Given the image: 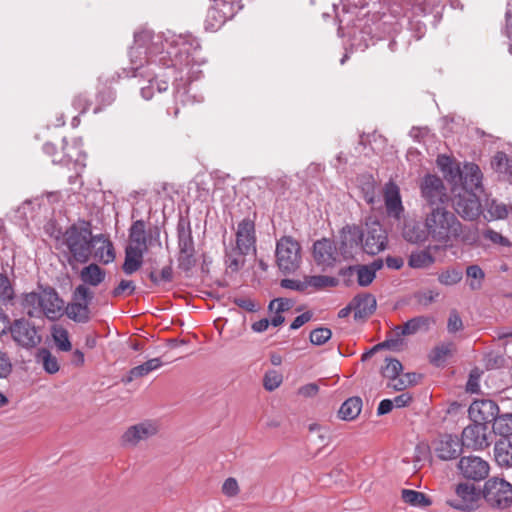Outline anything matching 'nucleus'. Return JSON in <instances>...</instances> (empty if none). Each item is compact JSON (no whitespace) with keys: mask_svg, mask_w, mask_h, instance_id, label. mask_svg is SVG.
Listing matches in <instances>:
<instances>
[{"mask_svg":"<svg viewBox=\"0 0 512 512\" xmlns=\"http://www.w3.org/2000/svg\"><path fill=\"white\" fill-rule=\"evenodd\" d=\"M495 460L501 467H512V438H502L494 447Z\"/></svg>","mask_w":512,"mask_h":512,"instance_id":"7c9ffc66","label":"nucleus"},{"mask_svg":"<svg viewBox=\"0 0 512 512\" xmlns=\"http://www.w3.org/2000/svg\"><path fill=\"white\" fill-rule=\"evenodd\" d=\"M455 492L461 500V503L456 507L461 509H474L482 496V490L476 488L473 483L467 482L458 484Z\"/></svg>","mask_w":512,"mask_h":512,"instance_id":"b1692460","label":"nucleus"},{"mask_svg":"<svg viewBox=\"0 0 512 512\" xmlns=\"http://www.w3.org/2000/svg\"><path fill=\"white\" fill-rule=\"evenodd\" d=\"M276 263L285 274L296 271L301 262V246L293 237L283 236L276 243Z\"/></svg>","mask_w":512,"mask_h":512,"instance_id":"39448f33","label":"nucleus"},{"mask_svg":"<svg viewBox=\"0 0 512 512\" xmlns=\"http://www.w3.org/2000/svg\"><path fill=\"white\" fill-rule=\"evenodd\" d=\"M319 391V387L315 383H309L306 385H303L299 388L298 393L301 396L304 397H313L315 396Z\"/></svg>","mask_w":512,"mask_h":512,"instance_id":"338daca9","label":"nucleus"},{"mask_svg":"<svg viewBox=\"0 0 512 512\" xmlns=\"http://www.w3.org/2000/svg\"><path fill=\"white\" fill-rule=\"evenodd\" d=\"M249 253H241L236 247H227L225 250V265L227 271L231 273L238 272L244 265V257Z\"/></svg>","mask_w":512,"mask_h":512,"instance_id":"4c0bfd02","label":"nucleus"},{"mask_svg":"<svg viewBox=\"0 0 512 512\" xmlns=\"http://www.w3.org/2000/svg\"><path fill=\"white\" fill-rule=\"evenodd\" d=\"M12 371V363L7 353L0 351V379L7 378Z\"/></svg>","mask_w":512,"mask_h":512,"instance_id":"680f3d73","label":"nucleus"},{"mask_svg":"<svg viewBox=\"0 0 512 512\" xmlns=\"http://www.w3.org/2000/svg\"><path fill=\"white\" fill-rule=\"evenodd\" d=\"M402 499L405 503L420 508L430 506L432 503L431 499L424 493L410 489L402 490Z\"/></svg>","mask_w":512,"mask_h":512,"instance_id":"ea45409f","label":"nucleus"},{"mask_svg":"<svg viewBox=\"0 0 512 512\" xmlns=\"http://www.w3.org/2000/svg\"><path fill=\"white\" fill-rule=\"evenodd\" d=\"M93 298V290H74L71 300L64 307V315L75 323H88L92 315Z\"/></svg>","mask_w":512,"mask_h":512,"instance_id":"0eeeda50","label":"nucleus"},{"mask_svg":"<svg viewBox=\"0 0 512 512\" xmlns=\"http://www.w3.org/2000/svg\"><path fill=\"white\" fill-rule=\"evenodd\" d=\"M132 77L139 78L141 96L145 100L153 97L154 91H166L168 83L159 79L163 69L177 72L173 83L175 103L193 104L203 101L202 95L190 94L189 83L200 77V66L205 62L201 56L198 40L190 34H155L143 29L134 34V44L129 50Z\"/></svg>","mask_w":512,"mask_h":512,"instance_id":"f257e3e1","label":"nucleus"},{"mask_svg":"<svg viewBox=\"0 0 512 512\" xmlns=\"http://www.w3.org/2000/svg\"><path fill=\"white\" fill-rule=\"evenodd\" d=\"M493 431L503 438H510L512 435V414L497 415L493 422Z\"/></svg>","mask_w":512,"mask_h":512,"instance_id":"a19ab883","label":"nucleus"},{"mask_svg":"<svg viewBox=\"0 0 512 512\" xmlns=\"http://www.w3.org/2000/svg\"><path fill=\"white\" fill-rule=\"evenodd\" d=\"M403 237L410 243H421L427 238V233L418 223H407L403 227Z\"/></svg>","mask_w":512,"mask_h":512,"instance_id":"79ce46f5","label":"nucleus"},{"mask_svg":"<svg viewBox=\"0 0 512 512\" xmlns=\"http://www.w3.org/2000/svg\"><path fill=\"white\" fill-rule=\"evenodd\" d=\"M422 199L432 208L441 207L448 200L446 188L441 178L427 174L420 183Z\"/></svg>","mask_w":512,"mask_h":512,"instance_id":"f8f14e48","label":"nucleus"},{"mask_svg":"<svg viewBox=\"0 0 512 512\" xmlns=\"http://www.w3.org/2000/svg\"><path fill=\"white\" fill-rule=\"evenodd\" d=\"M332 336L329 328L319 327L311 331L310 341L312 344L320 346L326 343Z\"/></svg>","mask_w":512,"mask_h":512,"instance_id":"864d4df0","label":"nucleus"},{"mask_svg":"<svg viewBox=\"0 0 512 512\" xmlns=\"http://www.w3.org/2000/svg\"><path fill=\"white\" fill-rule=\"evenodd\" d=\"M51 334H52L53 341L59 350L65 351V352L71 350L72 345L69 340V334H68V331L64 327H62L60 325L53 326Z\"/></svg>","mask_w":512,"mask_h":512,"instance_id":"a18cd8bd","label":"nucleus"},{"mask_svg":"<svg viewBox=\"0 0 512 512\" xmlns=\"http://www.w3.org/2000/svg\"><path fill=\"white\" fill-rule=\"evenodd\" d=\"M173 270L170 266L163 267L160 271L150 273V278L155 285H165L172 280Z\"/></svg>","mask_w":512,"mask_h":512,"instance_id":"3c124183","label":"nucleus"},{"mask_svg":"<svg viewBox=\"0 0 512 512\" xmlns=\"http://www.w3.org/2000/svg\"><path fill=\"white\" fill-rule=\"evenodd\" d=\"M361 243V230L357 226H346L340 233L339 250L344 260L354 256Z\"/></svg>","mask_w":512,"mask_h":512,"instance_id":"412c9836","label":"nucleus"},{"mask_svg":"<svg viewBox=\"0 0 512 512\" xmlns=\"http://www.w3.org/2000/svg\"><path fill=\"white\" fill-rule=\"evenodd\" d=\"M384 202L387 215L395 220H400L404 213V207L402 204L400 189L395 183L388 182L385 185Z\"/></svg>","mask_w":512,"mask_h":512,"instance_id":"4be33fe9","label":"nucleus"},{"mask_svg":"<svg viewBox=\"0 0 512 512\" xmlns=\"http://www.w3.org/2000/svg\"><path fill=\"white\" fill-rule=\"evenodd\" d=\"M492 169L498 174L499 179L512 180V158L504 152H497L491 160Z\"/></svg>","mask_w":512,"mask_h":512,"instance_id":"cd10ccee","label":"nucleus"},{"mask_svg":"<svg viewBox=\"0 0 512 512\" xmlns=\"http://www.w3.org/2000/svg\"><path fill=\"white\" fill-rule=\"evenodd\" d=\"M463 329V322L457 311L452 310L449 314L447 322V330L449 333H456Z\"/></svg>","mask_w":512,"mask_h":512,"instance_id":"bf43d9fd","label":"nucleus"},{"mask_svg":"<svg viewBox=\"0 0 512 512\" xmlns=\"http://www.w3.org/2000/svg\"><path fill=\"white\" fill-rule=\"evenodd\" d=\"M233 302L246 311L254 312L257 310L255 303L250 298H234Z\"/></svg>","mask_w":512,"mask_h":512,"instance_id":"774afa93","label":"nucleus"},{"mask_svg":"<svg viewBox=\"0 0 512 512\" xmlns=\"http://www.w3.org/2000/svg\"><path fill=\"white\" fill-rule=\"evenodd\" d=\"M462 447L457 436L446 434L436 442L434 450L441 460H452L460 455Z\"/></svg>","mask_w":512,"mask_h":512,"instance_id":"5701e85b","label":"nucleus"},{"mask_svg":"<svg viewBox=\"0 0 512 512\" xmlns=\"http://www.w3.org/2000/svg\"><path fill=\"white\" fill-rule=\"evenodd\" d=\"M461 171V178L458 179L457 184H452L454 192L458 189L470 190L473 192L482 191L483 174L478 165L474 163H465Z\"/></svg>","mask_w":512,"mask_h":512,"instance_id":"f3484780","label":"nucleus"},{"mask_svg":"<svg viewBox=\"0 0 512 512\" xmlns=\"http://www.w3.org/2000/svg\"><path fill=\"white\" fill-rule=\"evenodd\" d=\"M158 431L157 425L151 421H144L129 427L122 435V442L126 446H136L140 441L147 440Z\"/></svg>","mask_w":512,"mask_h":512,"instance_id":"aec40b11","label":"nucleus"},{"mask_svg":"<svg viewBox=\"0 0 512 512\" xmlns=\"http://www.w3.org/2000/svg\"><path fill=\"white\" fill-rule=\"evenodd\" d=\"M385 361L386 365L381 369L383 377L390 380L399 376L403 369L401 362L395 358H386Z\"/></svg>","mask_w":512,"mask_h":512,"instance_id":"09e8293b","label":"nucleus"},{"mask_svg":"<svg viewBox=\"0 0 512 512\" xmlns=\"http://www.w3.org/2000/svg\"><path fill=\"white\" fill-rule=\"evenodd\" d=\"M462 446L472 450H484L490 446L488 426L484 423H472L465 427L461 435Z\"/></svg>","mask_w":512,"mask_h":512,"instance_id":"4468645a","label":"nucleus"},{"mask_svg":"<svg viewBox=\"0 0 512 512\" xmlns=\"http://www.w3.org/2000/svg\"><path fill=\"white\" fill-rule=\"evenodd\" d=\"M145 252V250L139 248L126 247L125 261L123 264V270L126 274H132L141 267Z\"/></svg>","mask_w":512,"mask_h":512,"instance_id":"f704fd0d","label":"nucleus"},{"mask_svg":"<svg viewBox=\"0 0 512 512\" xmlns=\"http://www.w3.org/2000/svg\"><path fill=\"white\" fill-rule=\"evenodd\" d=\"M148 237L143 220L135 221L129 230V247L147 250Z\"/></svg>","mask_w":512,"mask_h":512,"instance_id":"473e14b6","label":"nucleus"},{"mask_svg":"<svg viewBox=\"0 0 512 512\" xmlns=\"http://www.w3.org/2000/svg\"><path fill=\"white\" fill-rule=\"evenodd\" d=\"M512 212V206H508L497 199H486L484 203V218L488 221L503 220Z\"/></svg>","mask_w":512,"mask_h":512,"instance_id":"a878e982","label":"nucleus"},{"mask_svg":"<svg viewBox=\"0 0 512 512\" xmlns=\"http://www.w3.org/2000/svg\"><path fill=\"white\" fill-rule=\"evenodd\" d=\"M437 165L449 183H458V179L461 178V171L457 163L446 155H439L437 158Z\"/></svg>","mask_w":512,"mask_h":512,"instance_id":"2f4dec72","label":"nucleus"},{"mask_svg":"<svg viewBox=\"0 0 512 512\" xmlns=\"http://www.w3.org/2000/svg\"><path fill=\"white\" fill-rule=\"evenodd\" d=\"M303 285L305 288L334 287L338 285V280L334 277L326 275L306 276L304 278Z\"/></svg>","mask_w":512,"mask_h":512,"instance_id":"49530a36","label":"nucleus"},{"mask_svg":"<svg viewBox=\"0 0 512 512\" xmlns=\"http://www.w3.org/2000/svg\"><path fill=\"white\" fill-rule=\"evenodd\" d=\"M196 264L195 252H179L178 255V267L188 272Z\"/></svg>","mask_w":512,"mask_h":512,"instance_id":"4d7b16f0","label":"nucleus"},{"mask_svg":"<svg viewBox=\"0 0 512 512\" xmlns=\"http://www.w3.org/2000/svg\"><path fill=\"white\" fill-rule=\"evenodd\" d=\"M384 348L385 349H393V350L397 349V340H392V339H390V337H387V339L385 341L375 345L372 349L365 352L362 355V361H366L375 353V351H377L379 349H384Z\"/></svg>","mask_w":512,"mask_h":512,"instance_id":"13d9d810","label":"nucleus"},{"mask_svg":"<svg viewBox=\"0 0 512 512\" xmlns=\"http://www.w3.org/2000/svg\"><path fill=\"white\" fill-rule=\"evenodd\" d=\"M197 294L196 297L206 299H217L221 300L225 297L223 290H195Z\"/></svg>","mask_w":512,"mask_h":512,"instance_id":"0e129e2a","label":"nucleus"},{"mask_svg":"<svg viewBox=\"0 0 512 512\" xmlns=\"http://www.w3.org/2000/svg\"><path fill=\"white\" fill-rule=\"evenodd\" d=\"M344 276L356 277L360 286H367L375 278V270L368 266L349 267L343 272Z\"/></svg>","mask_w":512,"mask_h":512,"instance_id":"e433bc0d","label":"nucleus"},{"mask_svg":"<svg viewBox=\"0 0 512 512\" xmlns=\"http://www.w3.org/2000/svg\"><path fill=\"white\" fill-rule=\"evenodd\" d=\"M23 305L30 317L44 315L50 321L59 320L65 312V302L56 290H40L26 293Z\"/></svg>","mask_w":512,"mask_h":512,"instance_id":"7ed1b4c3","label":"nucleus"},{"mask_svg":"<svg viewBox=\"0 0 512 512\" xmlns=\"http://www.w3.org/2000/svg\"><path fill=\"white\" fill-rule=\"evenodd\" d=\"M467 278L471 280L470 287L481 286L485 277L484 271L478 265H470L466 269Z\"/></svg>","mask_w":512,"mask_h":512,"instance_id":"5fc2aeb1","label":"nucleus"},{"mask_svg":"<svg viewBox=\"0 0 512 512\" xmlns=\"http://www.w3.org/2000/svg\"><path fill=\"white\" fill-rule=\"evenodd\" d=\"M434 262V257L429 250H417L409 257V266L412 268H427Z\"/></svg>","mask_w":512,"mask_h":512,"instance_id":"c03bdc74","label":"nucleus"},{"mask_svg":"<svg viewBox=\"0 0 512 512\" xmlns=\"http://www.w3.org/2000/svg\"><path fill=\"white\" fill-rule=\"evenodd\" d=\"M9 329L12 339L24 349L31 350L42 342L39 328L29 319H16Z\"/></svg>","mask_w":512,"mask_h":512,"instance_id":"1a4fd4ad","label":"nucleus"},{"mask_svg":"<svg viewBox=\"0 0 512 512\" xmlns=\"http://www.w3.org/2000/svg\"><path fill=\"white\" fill-rule=\"evenodd\" d=\"M388 242L387 232L377 222L366 223V228L361 231V247L369 255H376L385 250Z\"/></svg>","mask_w":512,"mask_h":512,"instance_id":"9d476101","label":"nucleus"},{"mask_svg":"<svg viewBox=\"0 0 512 512\" xmlns=\"http://www.w3.org/2000/svg\"><path fill=\"white\" fill-rule=\"evenodd\" d=\"M222 492L227 497H235L239 493V485L237 480L233 477L227 478L223 483Z\"/></svg>","mask_w":512,"mask_h":512,"instance_id":"052dcab7","label":"nucleus"},{"mask_svg":"<svg viewBox=\"0 0 512 512\" xmlns=\"http://www.w3.org/2000/svg\"><path fill=\"white\" fill-rule=\"evenodd\" d=\"M362 399L353 396L345 400L338 410V417L343 421L355 420L362 410Z\"/></svg>","mask_w":512,"mask_h":512,"instance_id":"72a5a7b5","label":"nucleus"},{"mask_svg":"<svg viewBox=\"0 0 512 512\" xmlns=\"http://www.w3.org/2000/svg\"><path fill=\"white\" fill-rule=\"evenodd\" d=\"M482 496L494 509L504 510L512 506V485L503 478L492 477L483 487Z\"/></svg>","mask_w":512,"mask_h":512,"instance_id":"423d86ee","label":"nucleus"},{"mask_svg":"<svg viewBox=\"0 0 512 512\" xmlns=\"http://www.w3.org/2000/svg\"><path fill=\"white\" fill-rule=\"evenodd\" d=\"M235 247L241 253L256 252L255 224L251 219L245 218L238 223Z\"/></svg>","mask_w":512,"mask_h":512,"instance_id":"6ab92c4d","label":"nucleus"},{"mask_svg":"<svg viewBox=\"0 0 512 512\" xmlns=\"http://www.w3.org/2000/svg\"><path fill=\"white\" fill-rule=\"evenodd\" d=\"M93 245L95 249V258L104 264H108L114 261L115 252L111 241L106 239L103 235L94 236Z\"/></svg>","mask_w":512,"mask_h":512,"instance_id":"c85d7f7f","label":"nucleus"},{"mask_svg":"<svg viewBox=\"0 0 512 512\" xmlns=\"http://www.w3.org/2000/svg\"><path fill=\"white\" fill-rule=\"evenodd\" d=\"M206 17V28L216 30L242 9L241 0H212Z\"/></svg>","mask_w":512,"mask_h":512,"instance_id":"6e6552de","label":"nucleus"},{"mask_svg":"<svg viewBox=\"0 0 512 512\" xmlns=\"http://www.w3.org/2000/svg\"><path fill=\"white\" fill-rule=\"evenodd\" d=\"M282 380L283 377L279 372L275 370L267 371L263 379L264 388L268 391H273L281 385Z\"/></svg>","mask_w":512,"mask_h":512,"instance_id":"603ef678","label":"nucleus"},{"mask_svg":"<svg viewBox=\"0 0 512 512\" xmlns=\"http://www.w3.org/2000/svg\"><path fill=\"white\" fill-rule=\"evenodd\" d=\"M162 361L160 358H152L146 361L145 363L133 367L129 373L127 378L124 380L125 383H130L136 378H140L148 375L150 372L160 368L162 366Z\"/></svg>","mask_w":512,"mask_h":512,"instance_id":"c9c22d12","label":"nucleus"},{"mask_svg":"<svg viewBox=\"0 0 512 512\" xmlns=\"http://www.w3.org/2000/svg\"><path fill=\"white\" fill-rule=\"evenodd\" d=\"M179 252H195L190 223L180 218L177 225Z\"/></svg>","mask_w":512,"mask_h":512,"instance_id":"c756f323","label":"nucleus"},{"mask_svg":"<svg viewBox=\"0 0 512 512\" xmlns=\"http://www.w3.org/2000/svg\"><path fill=\"white\" fill-rule=\"evenodd\" d=\"M409 380H404L403 377H395L389 380L388 387L395 391H402L409 386Z\"/></svg>","mask_w":512,"mask_h":512,"instance_id":"69168bd1","label":"nucleus"},{"mask_svg":"<svg viewBox=\"0 0 512 512\" xmlns=\"http://www.w3.org/2000/svg\"><path fill=\"white\" fill-rule=\"evenodd\" d=\"M313 258L322 269L332 268L344 260L338 245L328 238H322L313 244Z\"/></svg>","mask_w":512,"mask_h":512,"instance_id":"ddd939ff","label":"nucleus"},{"mask_svg":"<svg viewBox=\"0 0 512 512\" xmlns=\"http://www.w3.org/2000/svg\"><path fill=\"white\" fill-rule=\"evenodd\" d=\"M425 226L431 237L439 242L447 243L461 237L464 242L471 243L477 238L476 230L466 232L454 214L443 207L432 208L426 216Z\"/></svg>","mask_w":512,"mask_h":512,"instance_id":"f03ea898","label":"nucleus"},{"mask_svg":"<svg viewBox=\"0 0 512 512\" xmlns=\"http://www.w3.org/2000/svg\"><path fill=\"white\" fill-rule=\"evenodd\" d=\"M81 279L85 284L97 286L104 279V272L96 264H90L82 270Z\"/></svg>","mask_w":512,"mask_h":512,"instance_id":"37998d69","label":"nucleus"},{"mask_svg":"<svg viewBox=\"0 0 512 512\" xmlns=\"http://www.w3.org/2000/svg\"><path fill=\"white\" fill-rule=\"evenodd\" d=\"M452 194L453 207L462 218L474 220L480 215L481 204L477 193L462 189L454 192V187H452Z\"/></svg>","mask_w":512,"mask_h":512,"instance_id":"9b49d317","label":"nucleus"},{"mask_svg":"<svg viewBox=\"0 0 512 512\" xmlns=\"http://www.w3.org/2000/svg\"><path fill=\"white\" fill-rule=\"evenodd\" d=\"M463 273L460 269L449 268L439 274V282L445 286H453L460 282Z\"/></svg>","mask_w":512,"mask_h":512,"instance_id":"de8ad7c7","label":"nucleus"},{"mask_svg":"<svg viewBox=\"0 0 512 512\" xmlns=\"http://www.w3.org/2000/svg\"><path fill=\"white\" fill-rule=\"evenodd\" d=\"M354 306V319H365L376 310L377 302L374 295L370 293H360L352 300Z\"/></svg>","mask_w":512,"mask_h":512,"instance_id":"393cba45","label":"nucleus"},{"mask_svg":"<svg viewBox=\"0 0 512 512\" xmlns=\"http://www.w3.org/2000/svg\"><path fill=\"white\" fill-rule=\"evenodd\" d=\"M38 357L41 358L44 370L49 374H54L59 371V364L55 356L49 350H40Z\"/></svg>","mask_w":512,"mask_h":512,"instance_id":"8fccbe9b","label":"nucleus"},{"mask_svg":"<svg viewBox=\"0 0 512 512\" xmlns=\"http://www.w3.org/2000/svg\"><path fill=\"white\" fill-rule=\"evenodd\" d=\"M441 297L439 290H416L412 295L417 308H426L429 305L437 302Z\"/></svg>","mask_w":512,"mask_h":512,"instance_id":"58836bf2","label":"nucleus"},{"mask_svg":"<svg viewBox=\"0 0 512 512\" xmlns=\"http://www.w3.org/2000/svg\"><path fill=\"white\" fill-rule=\"evenodd\" d=\"M291 307V302L288 299L278 298L274 299L269 304V309L276 313H282Z\"/></svg>","mask_w":512,"mask_h":512,"instance_id":"e2e57ef3","label":"nucleus"},{"mask_svg":"<svg viewBox=\"0 0 512 512\" xmlns=\"http://www.w3.org/2000/svg\"><path fill=\"white\" fill-rule=\"evenodd\" d=\"M435 324V319L430 316H416L406 321L402 326H396L391 335L392 340H397V348L402 345V337L414 335L418 332H427Z\"/></svg>","mask_w":512,"mask_h":512,"instance_id":"2eb2a0df","label":"nucleus"},{"mask_svg":"<svg viewBox=\"0 0 512 512\" xmlns=\"http://www.w3.org/2000/svg\"><path fill=\"white\" fill-rule=\"evenodd\" d=\"M455 351L456 346L453 342H442L430 351L428 358L432 365L443 367Z\"/></svg>","mask_w":512,"mask_h":512,"instance_id":"bb28decb","label":"nucleus"},{"mask_svg":"<svg viewBox=\"0 0 512 512\" xmlns=\"http://www.w3.org/2000/svg\"><path fill=\"white\" fill-rule=\"evenodd\" d=\"M93 243L94 236L89 223L85 221L70 226L61 238V244L67 248L71 258L78 263L89 260Z\"/></svg>","mask_w":512,"mask_h":512,"instance_id":"20e7f679","label":"nucleus"},{"mask_svg":"<svg viewBox=\"0 0 512 512\" xmlns=\"http://www.w3.org/2000/svg\"><path fill=\"white\" fill-rule=\"evenodd\" d=\"M458 467L465 478L474 481L485 479L490 470L488 462L478 456L462 457Z\"/></svg>","mask_w":512,"mask_h":512,"instance_id":"a211bd4d","label":"nucleus"},{"mask_svg":"<svg viewBox=\"0 0 512 512\" xmlns=\"http://www.w3.org/2000/svg\"><path fill=\"white\" fill-rule=\"evenodd\" d=\"M468 413L473 423H484L487 426L494 422L499 413V407L493 400L478 399L471 403Z\"/></svg>","mask_w":512,"mask_h":512,"instance_id":"dca6fc26","label":"nucleus"},{"mask_svg":"<svg viewBox=\"0 0 512 512\" xmlns=\"http://www.w3.org/2000/svg\"><path fill=\"white\" fill-rule=\"evenodd\" d=\"M482 235L486 240H489L493 244L502 247H509L511 245L508 238L504 237L502 234L493 229L488 228L484 230Z\"/></svg>","mask_w":512,"mask_h":512,"instance_id":"6e6d98bb","label":"nucleus"}]
</instances>
